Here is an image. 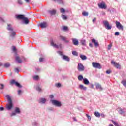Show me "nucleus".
I'll return each instance as SVG.
<instances>
[{"instance_id":"1","label":"nucleus","mask_w":126,"mask_h":126,"mask_svg":"<svg viewBox=\"0 0 126 126\" xmlns=\"http://www.w3.org/2000/svg\"><path fill=\"white\" fill-rule=\"evenodd\" d=\"M6 98H7L8 101V103L6 104V109L8 111H10L11 109L13 108V103H12V100H11L10 96H9L8 95L6 96Z\"/></svg>"},{"instance_id":"2","label":"nucleus","mask_w":126,"mask_h":126,"mask_svg":"<svg viewBox=\"0 0 126 126\" xmlns=\"http://www.w3.org/2000/svg\"><path fill=\"white\" fill-rule=\"evenodd\" d=\"M7 29L9 31V35L10 37H11V38H14L16 33L15 32H14V30H13V28L12 27V25L10 24H7Z\"/></svg>"},{"instance_id":"3","label":"nucleus","mask_w":126,"mask_h":126,"mask_svg":"<svg viewBox=\"0 0 126 126\" xmlns=\"http://www.w3.org/2000/svg\"><path fill=\"white\" fill-rule=\"evenodd\" d=\"M17 19H22L24 24H28L29 23V20L28 18L25 17L23 15H18L16 16Z\"/></svg>"},{"instance_id":"4","label":"nucleus","mask_w":126,"mask_h":126,"mask_svg":"<svg viewBox=\"0 0 126 126\" xmlns=\"http://www.w3.org/2000/svg\"><path fill=\"white\" fill-rule=\"evenodd\" d=\"M103 23L106 29H107V30H111V29H112V25H110V23H109V21L107 20H104L103 21Z\"/></svg>"},{"instance_id":"5","label":"nucleus","mask_w":126,"mask_h":126,"mask_svg":"<svg viewBox=\"0 0 126 126\" xmlns=\"http://www.w3.org/2000/svg\"><path fill=\"white\" fill-rule=\"evenodd\" d=\"M78 71L81 72L85 70V67L81 63H78L77 66Z\"/></svg>"},{"instance_id":"6","label":"nucleus","mask_w":126,"mask_h":126,"mask_svg":"<svg viewBox=\"0 0 126 126\" xmlns=\"http://www.w3.org/2000/svg\"><path fill=\"white\" fill-rule=\"evenodd\" d=\"M116 26L119 30H122V31H124V27L123 26V25L120 23V22L116 21L115 22Z\"/></svg>"},{"instance_id":"7","label":"nucleus","mask_w":126,"mask_h":126,"mask_svg":"<svg viewBox=\"0 0 126 126\" xmlns=\"http://www.w3.org/2000/svg\"><path fill=\"white\" fill-rule=\"evenodd\" d=\"M92 65L93 67H94V68H98V69H101V68H102L101 64L97 62H93Z\"/></svg>"},{"instance_id":"8","label":"nucleus","mask_w":126,"mask_h":126,"mask_svg":"<svg viewBox=\"0 0 126 126\" xmlns=\"http://www.w3.org/2000/svg\"><path fill=\"white\" fill-rule=\"evenodd\" d=\"M51 101L54 106H56V107H62V103L61 102L56 100H51Z\"/></svg>"},{"instance_id":"9","label":"nucleus","mask_w":126,"mask_h":126,"mask_svg":"<svg viewBox=\"0 0 126 126\" xmlns=\"http://www.w3.org/2000/svg\"><path fill=\"white\" fill-rule=\"evenodd\" d=\"M14 111V112H12V113L11 114V117H13V116H16V114H19L20 113V109L18 107H15Z\"/></svg>"},{"instance_id":"10","label":"nucleus","mask_w":126,"mask_h":126,"mask_svg":"<svg viewBox=\"0 0 126 126\" xmlns=\"http://www.w3.org/2000/svg\"><path fill=\"white\" fill-rule=\"evenodd\" d=\"M15 60L18 63H21L22 61H25V58L23 57H22V58H20L19 56H17L15 57Z\"/></svg>"},{"instance_id":"11","label":"nucleus","mask_w":126,"mask_h":126,"mask_svg":"<svg viewBox=\"0 0 126 126\" xmlns=\"http://www.w3.org/2000/svg\"><path fill=\"white\" fill-rule=\"evenodd\" d=\"M51 46H52V47H54V48H56V49H59V48H62V44H60L59 45L55 44V43H54V41H52L51 42Z\"/></svg>"},{"instance_id":"12","label":"nucleus","mask_w":126,"mask_h":126,"mask_svg":"<svg viewBox=\"0 0 126 126\" xmlns=\"http://www.w3.org/2000/svg\"><path fill=\"white\" fill-rule=\"evenodd\" d=\"M111 63H112V64H114V66L116 68H117L118 69H121V65H120V64H119V63H117L114 61H112Z\"/></svg>"},{"instance_id":"13","label":"nucleus","mask_w":126,"mask_h":126,"mask_svg":"<svg viewBox=\"0 0 126 126\" xmlns=\"http://www.w3.org/2000/svg\"><path fill=\"white\" fill-rule=\"evenodd\" d=\"M94 85L95 86H96V89H98L100 91H102V90H103V88L102 87V86L101 85V84H100L99 83H96L94 84Z\"/></svg>"},{"instance_id":"14","label":"nucleus","mask_w":126,"mask_h":126,"mask_svg":"<svg viewBox=\"0 0 126 126\" xmlns=\"http://www.w3.org/2000/svg\"><path fill=\"white\" fill-rule=\"evenodd\" d=\"M98 7L99 8H101L102 9H106L107 8V6L105 3H100L98 4Z\"/></svg>"},{"instance_id":"15","label":"nucleus","mask_w":126,"mask_h":126,"mask_svg":"<svg viewBox=\"0 0 126 126\" xmlns=\"http://www.w3.org/2000/svg\"><path fill=\"white\" fill-rule=\"evenodd\" d=\"M72 43L74 46H78V44L79 42H78V40L76 38H72Z\"/></svg>"},{"instance_id":"16","label":"nucleus","mask_w":126,"mask_h":126,"mask_svg":"<svg viewBox=\"0 0 126 126\" xmlns=\"http://www.w3.org/2000/svg\"><path fill=\"white\" fill-rule=\"evenodd\" d=\"M117 111H118V112L120 115H123V114H125L126 111H125V109H122L120 107L118 108Z\"/></svg>"},{"instance_id":"17","label":"nucleus","mask_w":126,"mask_h":126,"mask_svg":"<svg viewBox=\"0 0 126 126\" xmlns=\"http://www.w3.org/2000/svg\"><path fill=\"white\" fill-rule=\"evenodd\" d=\"M92 43L94 44L95 47H99V42L97 40H95V39H92Z\"/></svg>"},{"instance_id":"18","label":"nucleus","mask_w":126,"mask_h":126,"mask_svg":"<svg viewBox=\"0 0 126 126\" xmlns=\"http://www.w3.org/2000/svg\"><path fill=\"white\" fill-rule=\"evenodd\" d=\"M59 38H60V39L61 40H62V41H64L65 43H69V40H66V37H64V36H63L62 35H60L59 36Z\"/></svg>"},{"instance_id":"19","label":"nucleus","mask_w":126,"mask_h":126,"mask_svg":"<svg viewBox=\"0 0 126 126\" xmlns=\"http://www.w3.org/2000/svg\"><path fill=\"white\" fill-rule=\"evenodd\" d=\"M54 1H56L59 4H62L63 5H64V4L65 3L64 0H53Z\"/></svg>"},{"instance_id":"20","label":"nucleus","mask_w":126,"mask_h":126,"mask_svg":"<svg viewBox=\"0 0 126 126\" xmlns=\"http://www.w3.org/2000/svg\"><path fill=\"white\" fill-rule=\"evenodd\" d=\"M40 26L41 27V28H46V27L48 26V24H47V23L46 22H43L40 23Z\"/></svg>"},{"instance_id":"21","label":"nucleus","mask_w":126,"mask_h":126,"mask_svg":"<svg viewBox=\"0 0 126 126\" xmlns=\"http://www.w3.org/2000/svg\"><path fill=\"white\" fill-rule=\"evenodd\" d=\"M47 102V99L45 98H42L39 99V103L40 104H45Z\"/></svg>"},{"instance_id":"22","label":"nucleus","mask_w":126,"mask_h":126,"mask_svg":"<svg viewBox=\"0 0 126 126\" xmlns=\"http://www.w3.org/2000/svg\"><path fill=\"white\" fill-rule=\"evenodd\" d=\"M79 88H80V89H81L82 90H84V91H86L87 89V88L83 86V85H80L79 86Z\"/></svg>"},{"instance_id":"23","label":"nucleus","mask_w":126,"mask_h":126,"mask_svg":"<svg viewBox=\"0 0 126 126\" xmlns=\"http://www.w3.org/2000/svg\"><path fill=\"white\" fill-rule=\"evenodd\" d=\"M83 83H84V84H85L86 85H88V84H89V81L86 78H84L83 79Z\"/></svg>"},{"instance_id":"24","label":"nucleus","mask_w":126,"mask_h":126,"mask_svg":"<svg viewBox=\"0 0 126 126\" xmlns=\"http://www.w3.org/2000/svg\"><path fill=\"white\" fill-rule=\"evenodd\" d=\"M49 13H50V14H51V15H55V14H56V10H49L48 11Z\"/></svg>"},{"instance_id":"25","label":"nucleus","mask_w":126,"mask_h":126,"mask_svg":"<svg viewBox=\"0 0 126 126\" xmlns=\"http://www.w3.org/2000/svg\"><path fill=\"white\" fill-rule=\"evenodd\" d=\"M63 60H65V61H67V62H69V61H70L69 58H68V57H67V56H65V55H63Z\"/></svg>"},{"instance_id":"26","label":"nucleus","mask_w":126,"mask_h":126,"mask_svg":"<svg viewBox=\"0 0 126 126\" xmlns=\"http://www.w3.org/2000/svg\"><path fill=\"white\" fill-rule=\"evenodd\" d=\"M80 58H81V59L83 61H85V60L87 59V57H86V56L83 55H81V54L80 55Z\"/></svg>"},{"instance_id":"27","label":"nucleus","mask_w":126,"mask_h":126,"mask_svg":"<svg viewBox=\"0 0 126 126\" xmlns=\"http://www.w3.org/2000/svg\"><path fill=\"white\" fill-rule=\"evenodd\" d=\"M81 44L82 46H86V41H85V39H82L81 40Z\"/></svg>"},{"instance_id":"28","label":"nucleus","mask_w":126,"mask_h":126,"mask_svg":"<svg viewBox=\"0 0 126 126\" xmlns=\"http://www.w3.org/2000/svg\"><path fill=\"white\" fill-rule=\"evenodd\" d=\"M36 89L37 91H38L39 92H41V91H42V89L41 88V86L39 85H37L36 87Z\"/></svg>"},{"instance_id":"29","label":"nucleus","mask_w":126,"mask_h":126,"mask_svg":"<svg viewBox=\"0 0 126 126\" xmlns=\"http://www.w3.org/2000/svg\"><path fill=\"white\" fill-rule=\"evenodd\" d=\"M94 115L95 117H97V118H100V117H101V114H100V113L98 112H95L94 113Z\"/></svg>"},{"instance_id":"30","label":"nucleus","mask_w":126,"mask_h":126,"mask_svg":"<svg viewBox=\"0 0 126 126\" xmlns=\"http://www.w3.org/2000/svg\"><path fill=\"white\" fill-rule=\"evenodd\" d=\"M78 80H79V81H82V80H83V79H84V78H83V76L82 75H80L78 77Z\"/></svg>"},{"instance_id":"31","label":"nucleus","mask_w":126,"mask_h":126,"mask_svg":"<svg viewBox=\"0 0 126 126\" xmlns=\"http://www.w3.org/2000/svg\"><path fill=\"white\" fill-rule=\"evenodd\" d=\"M10 66V64H9V63H5L4 64V67H5L6 68H7V67H9Z\"/></svg>"},{"instance_id":"32","label":"nucleus","mask_w":126,"mask_h":126,"mask_svg":"<svg viewBox=\"0 0 126 126\" xmlns=\"http://www.w3.org/2000/svg\"><path fill=\"white\" fill-rule=\"evenodd\" d=\"M82 15L83 16H88L89 15L88 12L84 11L82 12Z\"/></svg>"},{"instance_id":"33","label":"nucleus","mask_w":126,"mask_h":126,"mask_svg":"<svg viewBox=\"0 0 126 126\" xmlns=\"http://www.w3.org/2000/svg\"><path fill=\"white\" fill-rule=\"evenodd\" d=\"M34 80H39V76L35 75L33 77Z\"/></svg>"},{"instance_id":"34","label":"nucleus","mask_w":126,"mask_h":126,"mask_svg":"<svg viewBox=\"0 0 126 126\" xmlns=\"http://www.w3.org/2000/svg\"><path fill=\"white\" fill-rule=\"evenodd\" d=\"M72 54L73 56H78V53L76 51H72Z\"/></svg>"},{"instance_id":"35","label":"nucleus","mask_w":126,"mask_h":126,"mask_svg":"<svg viewBox=\"0 0 126 126\" xmlns=\"http://www.w3.org/2000/svg\"><path fill=\"white\" fill-rule=\"evenodd\" d=\"M16 86L19 87V88H21V85L19 84V83L16 82V84H15Z\"/></svg>"},{"instance_id":"36","label":"nucleus","mask_w":126,"mask_h":126,"mask_svg":"<svg viewBox=\"0 0 126 126\" xmlns=\"http://www.w3.org/2000/svg\"><path fill=\"white\" fill-rule=\"evenodd\" d=\"M62 18L64 20H66L67 19V17L64 15H62Z\"/></svg>"},{"instance_id":"37","label":"nucleus","mask_w":126,"mask_h":126,"mask_svg":"<svg viewBox=\"0 0 126 126\" xmlns=\"http://www.w3.org/2000/svg\"><path fill=\"white\" fill-rule=\"evenodd\" d=\"M113 45V43H110L109 45H108L107 48H108V50H111V48H112V46Z\"/></svg>"},{"instance_id":"38","label":"nucleus","mask_w":126,"mask_h":126,"mask_svg":"<svg viewBox=\"0 0 126 126\" xmlns=\"http://www.w3.org/2000/svg\"><path fill=\"white\" fill-rule=\"evenodd\" d=\"M122 83L124 86V87L126 88V81H122Z\"/></svg>"},{"instance_id":"39","label":"nucleus","mask_w":126,"mask_h":126,"mask_svg":"<svg viewBox=\"0 0 126 126\" xmlns=\"http://www.w3.org/2000/svg\"><path fill=\"white\" fill-rule=\"evenodd\" d=\"M16 83V82L15 81V80H11L10 81V84H15Z\"/></svg>"},{"instance_id":"40","label":"nucleus","mask_w":126,"mask_h":126,"mask_svg":"<svg viewBox=\"0 0 126 126\" xmlns=\"http://www.w3.org/2000/svg\"><path fill=\"white\" fill-rule=\"evenodd\" d=\"M60 12H61V13H64V12H65V10H64L63 8H61Z\"/></svg>"},{"instance_id":"41","label":"nucleus","mask_w":126,"mask_h":126,"mask_svg":"<svg viewBox=\"0 0 126 126\" xmlns=\"http://www.w3.org/2000/svg\"><path fill=\"white\" fill-rule=\"evenodd\" d=\"M12 51L15 52V54H16V48L15 46L12 47Z\"/></svg>"},{"instance_id":"42","label":"nucleus","mask_w":126,"mask_h":126,"mask_svg":"<svg viewBox=\"0 0 126 126\" xmlns=\"http://www.w3.org/2000/svg\"><path fill=\"white\" fill-rule=\"evenodd\" d=\"M86 117L88 118L89 121H91V117H90V116H89L88 114H86Z\"/></svg>"},{"instance_id":"43","label":"nucleus","mask_w":126,"mask_h":126,"mask_svg":"<svg viewBox=\"0 0 126 126\" xmlns=\"http://www.w3.org/2000/svg\"><path fill=\"white\" fill-rule=\"evenodd\" d=\"M32 125L33 126H38L39 123H38L37 122H34L32 123Z\"/></svg>"},{"instance_id":"44","label":"nucleus","mask_w":126,"mask_h":126,"mask_svg":"<svg viewBox=\"0 0 126 126\" xmlns=\"http://www.w3.org/2000/svg\"><path fill=\"white\" fill-rule=\"evenodd\" d=\"M14 71L15 72H16V73H18V72H19V69H18V68H16L14 69Z\"/></svg>"},{"instance_id":"45","label":"nucleus","mask_w":126,"mask_h":126,"mask_svg":"<svg viewBox=\"0 0 126 126\" xmlns=\"http://www.w3.org/2000/svg\"><path fill=\"white\" fill-rule=\"evenodd\" d=\"M112 123L115 126H119V124L115 121H112Z\"/></svg>"},{"instance_id":"46","label":"nucleus","mask_w":126,"mask_h":126,"mask_svg":"<svg viewBox=\"0 0 126 126\" xmlns=\"http://www.w3.org/2000/svg\"><path fill=\"white\" fill-rule=\"evenodd\" d=\"M18 3L19 4L22 5V1H21V0H18Z\"/></svg>"},{"instance_id":"47","label":"nucleus","mask_w":126,"mask_h":126,"mask_svg":"<svg viewBox=\"0 0 126 126\" xmlns=\"http://www.w3.org/2000/svg\"><path fill=\"white\" fill-rule=\"evenodd\" d=\"M56 86L57 87H61V83L56 84Z\"/></svg>"},{"instance_id":"48","label":"nucleus","mask_w":126,"mask_h":126,"mask_svg":"<svg viewBox=\"0 0 126 126\" xmlns=\"http://www.w3.org/2000/svg\"><path fill=\"white\" fill-rule=\"evenodd\" d=\"M57 53L60 55V56H63V52H62V51H58Z\"/></svg>"},{"instance_id":"49","label":"nucleus","mask_w":126,"mask_h":126,"mask_svg":"<svg viewBox=\"0 0 126 126\" xmlns=\"http://www.w3.org/2000/svg\"><path fill=\"white\" fill-rule=\"evenodd\" d=\"M111 72H112V71H111V70H107L106 71V73L107 74H110V73H111Z\"/></svg>"},{"instance_id":"50","label":"nucleus","mask_w":126,"mask_h":126,"mask_svg":"<svg viewBox=\"0 0 126 126\" xmlns=\"http://www.w3.org/2000/svg\"><path fill=\"white\" fill-rule=\"evenodd\" d=\"M22 92L21 91V90H19V91H18V94H19V95H20V94H21V93H22Z\"/></svg>"},{"instance_id":"51","label":"nucleus","mask_w":126,"mask_h":126,"mask_svg":"<svg viewBox=\"0 0 126 126\" xmlns=\"http://www.w3.org/2000/svg\"><path fill=\"white\" fill-rule=\"evenodd\" d=\"M115 36H119V35H120V32H115Z\"/></svg>"},{"instance_id":"52","label":"nucleus","mask_w":126,"mask_h":126,"mask_svg":"<svg viewBox=\"0 0 126 126\" xmlns=\"http://www.w3.org/2000/svg\"><path fill=\"white\" fill-rule=\"evenodd\" d=\"M49 97L50 98V99H54V95L53 94H51L49 96Z\"/></svg>"},{"instance_id":"53","label":"nucleus","mask_w":126,"mask_h":126,"mask_svg":"<svg viewBox=\"0 0 126 126\" xmlns=\"http://www.w3.org/2000/svg\"><path fill=\"white\" fill-rule=\"evenodd\" d=\"M43 61H44V58H41L39 59V62H40V63L43 62Z\"/></svg>"},{"instance_id":"54","label":"nucleus","mask_w":126,"mask_h":126,"mask_svg":"<svg viewBox=\"0 0 126 126\" xmlns=\"http://www.w3.org/2000/svg\"><path fill=\"white\" fill-rule=\"evenodd\" d=\"M63 30H67V27L64 26L63 28Z\"/></svg>"},{"instance_id":"55","label":"nucleus","mask_w":126,"mask_h":126,"mask_svg":"<svg viewBox=\"0 0 126 126\" xmlns=\"http://www.w3.org/2000/svg\"><path fill=\"white\" fill-rule=\"evenodd\" d=\"M73 120L74 122H77V120H76V118L75 117H73Z\"/></svg>"},{"instance_id":"56","label":"nucleus","mask_w":126,"mask_h":126,"mask_svg":"<svg viewBox=\"0 0 126 126\" xmlns=\"http://www.w3.org/2000/svg\"><path fill=\"white\" fill-rule=\"evenodd\" d=\"M0 85H1V87L0 88V89H3V87L4 86L3 85V84H1Z\"/></svg>"},{"instance_id":"57","label":"nucleus","mask_w":126,"mask_h":126,"mask_svg":"<svg viewBox=\"0 0 126 126\" xmlns=\"http://www.w3.org/2000/svg\"><path fill=\"white\" fill-rule=\"evenodd\" d=\"M4 110V108L3 107H0V111H3Z\"/></svg>"},{"instance_id":"58","label":"nucleus","mask_w":126,"mask_h":126,"mask_svg":"<svg viewBox=\"0 0 126 126\" xmlns=\"http://www.w3.org/2000/svg\"><path fill=\"white\" fill-rule=\"evenodd\" d=\"M89 46L91 48H93V45H92V43H89Z\"/></svg>"},{"instance_id":"59","label":"nucleus","mask_w":126,"mask_h":126,"mask_svg":"<svg viewBox=\"0 0 126 126\" xmlns=\"http://www.w3.org/2000/svg\"><path fill=\"white\" fill-rule=\"evenodd\" d=\"M96 18H94L93 19V22H95V21H96Z\"/></svg>"},{"instance_id":"60","label":"nucleus","mask_w":126,"mask_h":126,"mask_svg":"<svg viewBox=\"0 0 126 126\" xmlns=\"http://www.w3.org/2000/svg\"><path fill=\"white\" fill-rule=\"evenodd\" d=\"M100 116H101V117H102V118H105V115L104 114H102L100 115Z\"/></svg>"},{"instance_id":"61","label":"nucleus","mask_w":126,"mask_h":126,"mask_svg":"<svg viewBox=\"0 0 126 126\" xmlns=\"http://www.w3.org/2000/svg\"><path fill=\"white\" fill-rule=\"evenodd\" d=\"M91 88H94V85H93V84H91Z\"/></svg>"},{"instance_id":"62","label":"nucleus","mask_w":126,"mask_h":126,"mask_svg":"<svg viewBox=\"0 0 126 126\" xmlns=\"http://www.w3.org/2000/svg\"><path fill=\"white\" fill-rule=\"evenodd\" d=\"M0 20H1V21H4V20H3V19H2V18L0 17Z\"/></svg>"},{"instance_id":"63","label":"nucleus","mask_w":126,"mask_h":126,"mask_svg":"<svg viewBox=\"0 0 126 126\" xmlns=\"http://www.w3.org/2000/svg\"><path fill=\"white\" fill-rule=\"evenodd\" d=\"M25 1H26V2H27V3H29V0H25Z\"/></svg>"},{"instance_id":"64","label":"nucleus","mask_w":126,"mask_h":126,"mask_svg":"<svg viewBox=\"0 0 126 126\" xmlns=\"http://www.w3.org/2000/svg\"><path fill=\"white\" fill-rule=\"evenodd\" d=\"M108 126H114V125L113 124H109Z\"/></svg>"}]
</instances>
